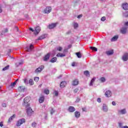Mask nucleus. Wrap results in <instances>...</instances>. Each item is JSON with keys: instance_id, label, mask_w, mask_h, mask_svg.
<instances>
[{"instance_id": "nucleus-1", "label": "nucleus", "mask_w": 128, "mask_h": 128, "mask_svg": "<svg viewBox=\"0 0 128 128\" xmlns=\"http://www.w3.org/2000/svg\"><path fill=\"white\" fill-rule=\"evenodd\" d=\"M30 97L27 96L25 98L24 100V102L22 104L23 106H25V108H28L30 106Z\"/></svg>"}, {"instance_id": "nucleus-2", "label": "nucleus", "mask_w": 128, "mask_h": 128, "mask_svg": "<svg viewBox=\"0 0 128 128\" xmlns=\"http://www.w3.org/2000/svg\"><path fill=\"white\" fill-rule=\"evenodd\" d=\"M26 122V119L24 118H22L20 119L16 124V126H20L22 124H24Z\"/></svg>"}, {"instance_id": "nucleus-3", "label": "nucleus", "mask_w": 128, "mask_h": 128, "mask_svg": "<svg viewBox=\"0 0 128 128\" xmlns=\"http://www.w3.org/2000/svg\"><path fill=\"white\" fill-rule=\"evenodd\" d=\"M44 68V65L40 66L34 70L35 74H40Z\"/></svg>"}, {"instance_id": "nucleus-4", "label": "nucleus", "mask_w": 128, "mask_h": 128, "mask_svg": "<svg viewBox=\"0 0 128 128\" xmlns=\"http://www.w3.org/2000/svg\"><path fill=\"white\" fill-rule=\"evenodd\" d=\"M50 58V53H48L44 56L43 58V60L44 62H48Z\"/></svg>"}, {"instance_id": "nucleus-5", "label": "nucleus", "mask_w": 128, "mask_h": 128, "mask_svg": "<svg viewBox=\"0 0 128 128\" xmlns=\"http://www.w3.org/2000/svg\"><path fill=\"white\" fill-rule=\"evenodd\" d=\"M34 48V45L31 44L30 46H27L25 48V50L26 52H32V49Z\"/></svg>"}, {"instance_id": "nucleus-6", "label": "nucleus", "mask_w": 128, "mask_h": 128, "mask_svg": "<svg viewBox=\"0 0 128 128\" xmlns=\"http://www.w3.org/2000/svg\"><path fill=\"white\" fill-rule=\"evenodd\" d=\"M112 91L110 90L106 91L105 92V96L106 98H110V96H112Z\"/></svg>"}, {"instance_id": "nucleus-7", "label": "nucleus", "mask_w": 128, "mask_h": 128, "mask_svg": "<svg viewBox=\"0 0 128 128\" xmlns=\"http://www.w3.org/2000/svg\"><path fill=\"white\" fill-rule=\"evenodd\" d=\"M50 12H52V7L50 6L46 7L44 10V12L45 14H50Z\"/></svg>"}, {"instance_id": "nucleus-8", "label": "nucleus", "mask_w": 128, "mask_h": 128, "mask_svg": "<svg viewBox=\"0 0 128 128\" xmlns=\"http://www.w3.org/2000/svg\"><path fill=\"white\" fill-rule=\"evenodd\" d=\"M127 30L128 28L126 27H123L120 29V32L121 34H126Z\"/></svg>"}, {"instance_id": "nucleus-9", "label": "nucleus", "mask_w": 128, "mask_h": 128, "mask_svg": "<svg viewBox=\"0 0 128 128\" xmlns=\"http://www.w3.org/2000/svg\"><path fill=\"white\" fill-rule=\"evenodd\" d=\"M122 60L124 62H126V60H128V53L124 54L123 55V56L122 57Z\"/></svg>"}, {"instance_id": "nucleus-10", "label": "nucleus", "mask_w": 128, "mask_h": 128, "mask_svg": "<svg viewBox=\"0 0 128 128\" xmlns=\"http://www.w3.org/2000/svg\"><path fill=\"white\" fill-rule=\"evenodd\" d=\"M34 34H38L40 32V27L37 26L35 28Z\"/></svg>"}, {"instance_id": "nucleus-11", "label": "nucleus", "mask_w": 128, "mask_h": 128, "mask_svg": "<svg viewBox=\"0 0 128 128\" xmlns=\"http://www.w3.org/2000/svg\"><path fill=\"white\" fill-rule=\"evenodd\" d=\"M26 112L28 116H31L32 112V108H26Z\"/></svg>"}, {"instance_id": "nucleus-12", "label": "nucleus", "mask_w": 128, "mask_h": 128, "mask_svg": "<svg viewBox=\"0 0 128 128\" xmlns=\"http://www.w3.org/2000/svg\"><path fill=\"white\" fill-rule=\"evenodd\" d=\"M68 110L70 112H74L76 110V108L72 106H70L68 109Z\"/></svg>"}, {"instance_id": "nucleus-13", "label": "nucleus", "mask_w": 128, "mask_h": 128, "mask_svg": "<svg viewBox=\"0 0 128 128\" xmlns=\"http://www.w3.org/2000/svg\"><path fill=\"white\" fill-rule=\"evenodd\" d=\"M56 24H58L57 23H52L49 25L48 28L50 29L54 28H56Z\"/></svg>"}, {"instance_id": "nucleus-14", "label": "nucleus", "mask_w": 128, "mask_h": 128, "mask_svg": "<svg viewBox=\"0 0 128 128\" xmlns=\"http://www.w3.org/2000/svg\"><path fill=\"white\" fill-rule=\"evenodd\" d=\"M102 110L104 112H108V106H106V104H103Z\"/></svg>"}, {"instance_id": "nucleus-15", "label": "nucleus", "mask_w": 128, "mask_h": 128, "mask_svg": "<svg viewBox=\"0 0 128 128\" xmlns=\"http://www.w3.org/2000/svg\"><path fill=\"white\" fill-rule=\"evenodd\" d=\"M122 6L124 10H128V4L124 3L122 4Z\"/></svg>"}, {"instance_id": "nucleus-16", "label": "nucleus", "mask_w": 128, "mask_h": 128, "mask_svg": "<svg viewBox=\"0 0 128 128\" xmlns=\"http://www.w3.org/2000/svg\"><path fill=\"white\" fill-rule=\"evenodd\" d=\"M66 85V82L65 81H63L61 82L60 84V88H64Z\"/></svg>"}, {"instance_id": "nucleus-17", "label": "nucleus", "mask_w": 128, "mask_h": 128, "mask_svg": "<svg viewBox=\"0 0 128 128\" xmlns=\"http://www.w3.org/2000/svg\"><path fill=\"white\" fill-rule=\"evenodd\" d=\"M119 114H126V109H122L118 111Z\"/></svg>"}, {"instance_id": "nucleus-18", "label": "nucleus", "mask_w": 128, "mask_h": 128, "mask_svg": "<svg viewBox=\"0 0 128 128\" xmlns=\"http://www.w3.org/2000/svg\"><path fill=\"white\" fill-rule=\"evenodd\" d=\"M118 36H115L112 38L111 42H116V40H118Z\"/></svg>"}, {"instance_id": "nucleus-19", "label": "nucleus", "mask_w": 128, "mask_h": 128, "mask_svg": "<svg viewBox=\"0 0 128 128\" xmlns=\"http://www.w3.org/2000/svg\"><path fill=\"white\" fill-rule=\"evenodd\" d=\"M106 54H107V56H112V54H114V50H108L106 52Z\"/></svg>"}, {"instance_id": "nucleus-20", "label": "nucleus", "mask_w": 128, "mask_h": 128, "mask_svg": "<svg viewBox=\"0 0 128 128\" xmlns=\"http://www.w3.org/2000/svg\"><path fill=\"white\" fill-rule=\"evenodd\" d=\"M72 86H78V80L76 79L74 80L72 83Z\"/></svg>"}, {"instance_id": "nucleus-21", "label": "nucleus", "mask_w": 128, "mask_h": 128, "mask_svg": "<svg viewBox=\"0 0 128 128\" xmlns=\"http://www.w3.org/2000/svg\"><path fill=\"white\" fill-rule=\"evenodd\" d=\"M58 58H56V57H54L50 60V62L54 64V62H56Z\"/></svg>"}, {"instance_id": "nucleus-22", "label": "nucleus", "mask_w": 128, "mask_h": 128, "mask_svg": "<svg viewBox=\"0 0 128 128\" xmlns=\"http://www.w3.org/2000/svg\"><path fill=\"white\" fill-rule=\"evenodd\" d=\"M14 118H16V115H14V114L12 116H10L8 118V123H10V122H12V120H14Z\"/></svg>"}, {"instance_id": "nucleus-23", "label": "nucleus", "mask_w": 128, "mask_h": 128, "mask_svg": "<svg viewBox=\"0 0 128 128\" xmlns=\"http://www.w3.org/2000/svg\"><path fill=\"white\" fill-rule=\"evenodd\" d=\"M56 56H58V58H62L64 56H66V54L62 53H58Z\"/></svg>"}, {"instance_id": "nucleus-24", "label": "nucleus", "mask_w": 128, "mask_h": 128, "mask_svg": "<svg viewBox=\"0 0 128 128\" xmlns=\"http://www.w3.org/2000/svg\"><path fill=\"white\" fill-rule=\"evenodd\" d=\"M43 102H44V96L40 97V98H39L40 104H42Z\"/></svg>"}, {"instance_id": "nucleus-25", "label": "nucleus", "mask_w": 128, "mask_h": 128, "mask_svg": "<svg viewBox=\"0 0 128 128\" xmlns=\"http://www.w3.org/2000/svg\"><path fill=\"white\" fill-rule=\"evenodd\" d=\"M75 114V116L76 118H80V112L76 111L74 113Z\"/></svg>"}, {"instance_id": "nucleus-26", "label": "nucleus", "mask_w": 128, "mask_h": 128, "mask_svg": "<svg viewBox=\"0 0 128 128\" xmlns=\"http://www.w3.org/2000/svg\"><path fill=\"white\" fill-rule=\"evenodd\" d=\"M94 80H96V78H94L92 79L90 82V86H92L94 85Z\"/></svg>"}, {"instance_id": "nucleus-27", "label": "nucleus", "mask_w": 128, "mask_h": 128, "mask_svg": "<svg viewBox=\"0 0 128 128\" xmlns=\"http://www.w3.org/2000/svg\"><path fill=\"white\" fill-rule=\"evenodd\" d=\"M46 34L41 36L38 38V40H44V38H46Z\"/></svg>"}, {"instance_id": "nucleus-28", "label": "nucleus", "mask_w": 128, "mask_h": 128, "mask_svg": "<svg viewBox=\"0 0 128 128\" xmlns=\"http://www.w3.org/2000/svg\"><path fill=\"white\" fill-rule=\"evenodd\" d=\"M24 64V60H21L20 62L18 64L16 63V66H20V65L22 64Z\"/></svg>"}, {"instance_id": "nucleus-29", "label": "nucleus", "mask_w": 128, "mask_h": 128, "mask_svg": "<svg viewBox=\"0 0 128 128\" xmlns=\"http://www.w3.org/2000/svg\"><path fill=\"white\" fill-rule=\"evenodd\" d=\"M18 79L16 80L13 83H12L10 84L11 86H14L16 84V82H18Z\"/></svg>"}, {"instance_id": "nucleus-30", "label": "nucleus", "mask_w": 128, "mask_h": 128, "mask_svg": "<svg viewBox=\"0 0 128 128\" xmlns=\"http://www.w3.org/2000/svg\"><path fill=\"white\" fill-rule=\"evenodd\" d=\"M44 92L46 94H50V90L48 88H46L44 90Z\"/></svg>"}, {"instance_id": "nucleus-31", "label": "nucleus", "mask_w": 128, "mask_h": 128, "mask_svg": "<svg viewBox=\"0 0 128 128\" xmlns=\"http://www.w3.org/2000/svg\"><path fill=\"white\" fill-rule=\"evenodd\" d=\"M28 82H29V84L30 86H34V84L32 79H30L29 80Z\"/></svg>"}, {"instance_id": "nucleus-32", "label": "nucleus", "mask_w": 128, "mask_h": 128, "mask_svg": "<svg viewBox=\"0 0 128 128\" xmlns=\"http://www.w3.org/2000/svg\"><path fill=\"white\" fill-rule=\"evenodd\" d=\"M76 54L78 58H82V54H80V52H76Z\"/></svg>"}, {"instance_id": "nucleus-33", "label": "nucleus", "mask_w": 128, "mask_h": 128, "mask_svg": "<svg viewBox=\"0 0 128 128\" xmlns=\"http://www.w3.org/2000/svg\"><path fill=\"white\" fill-rule=\"evenodd\" d=\"M90 50H94V52H98V48L94 46H90Z\"/></svg>"}, {"instance_id": "nucleus-34", "label": "nucleus", "mask_w": 128, "mask_h": 128, "mask_svg": "<svg viewBox=\"0 0 128 128\" xmlns=\"http://www.w3.org/2000/svg\"><path fill=\"white\" fill-rule=\"evenodd\" d=\"M84 74H85V76H90V72L88 70L84 71Z\"/></svg>"}, {"instance_id": "nucleus-35", "label": "nucleus", "mask_w": 128, "mask_h": 128, "mask_svg": "<svg viewBox=\"0 0 128 128\" xmlns=\"http://www.w3.org/2000/svg\"><path fill=\"white\" fill-rule=\"evenodd\" d=\"M8 68H10V66H5L4 68H2V70L4 71V70H8Z\"/></svg>"}, {"instance_id": "nucleus-36", "label": "nucleus", "mask_w": 128, "mask_h": 128, "mask_svg": "<svg viewBox=\"0 0 128 128\" xmlns=\"http://www.w3.org/2000/svg\"><path fill=\"white\" fill-rule=\"evenodd\" d=\"M74 28H76L78 27V23L74 22Z\"/></svg>"}, {"instance_id": "nucleus-37", "label": "nucleus", "mask_w": 128, "mask_h": 128, "mask_svg": "<svg viewBox=\"0 0 128 128\" xmlns=\"http://www.w3.org/2000/svg\"><path fill=\"white\" fill-rule=\"evenodd\" d=\"M100 80L102 82H106V78L104 77H102L100 78Z\"/></svg>"}, {"instance_id": "nucleus-38", "label": "nucleus", "mask_w": 128, "mask_h": 128, "mask_svg": "<svg viewBox=\"0 0 128 128\" xmlns=\"http://www.w3.org/2000/svg\"><path fill=\"white\" fill-rule=\"evenodd\" d=\"M124 16L126 18H128V11H126V12H124Z\"/></svg>"}, {"instance_id": "nucleus-39", "label": "nucleus", "mask_w": 128, "mask_h": 128, "mask_svg": "<svg viewBox=\"0 0 128 128\" xmlns=\"http://www.w3.org/2000/svg\"><path fill=\"white\" fill-rule=\"evenodd\" d=\"M34 82H38V80H40V78H38V77H35L34 78Z\"/></svg>"}, {"instance_id": "nucleus-40", "label": "nucleus", "mask_w": 128, "mask_h": 128, "mask_svg": "<svg viewBox=\"0 0 128 128\" xmlns=\"http://www.w3.org/2000/svg\"><path fill=\"white\" fill-rule=\"evenodd\" d=\"M4 32H8V28H6L4 30H2V34H4Z\"/></svg>"}, {"instance_id": "nucleus-41", "label": "nucleus", "mask_w": 128, "mask_h": 128, "mask_svg": "<svg viewBox=\"0 0 128 128\" xmlns=\"http://www.w3.org/2000/svg\"><path fill=\"white\" fill-rule=\"evenodd\" d=\"M24 84H28V79H26V78L24 79Z\"/></svg>"}, {"instance_id": "nucleus-42", "label": "nucleus", "mask_w": 128, "mask_h": 128, "mask_svg": "<svg viewBox=\"0 0 128 128\" xmlns=\"http://www.w3.org/2000/svg\"><path fill=\"white\" fill-rule=\"evenodd\" d=\"M59 52H62V48L59 46L58 48H57Z\"/></svg>"}, {"instance_id": "nucleus-43", "label": "nucleus", "mask_w": 128, "mask_h": 128, "mask_svg": "<svg viewBox=\"0 0 128 128\" xmlns=\"http://www.w3.org/2000/svg\"><path fill=\"white\" fill-rule=\"evenodd\" d=\"M54 94L56 96H58V91H54Z\"/></svg>"}, {"instance_id": "nucleus-44", "label": "nucleus", "mask_w": 128, "mask_h": 128, "mask_svg": "<svg viewBox=\"0 0 128 128\" xmlns=\"http://www.w3.org/2000/svg\"><path fill=\"white\" fill-rule=\"evenodd\" d=\"M36 126V122H34L32 123V126L33 128H34Z\"/></svg>"}, {"instance_id": "nucleus-45", "label": "nucleus", "mask_w": 128, "mask_h": 128, "mask_svg": "<svg viewBox=\"0 0 128 128\" xmlns=\"http://www.w3.org/2000/svg\"><path fill=\"white\" fill-rule=\"evenodd\" d=\"M101 20L102 22H104L106 20V17L104 16L101 18Z\"/></svg>"}, {"instance_id": "nucleus-46", "label": "nucleus", "mask_w": 128, "mask_h": 128, "mask_svg": "<svg viewBox=\"0 0 128 128\" xmlns=\"http://www.w3.org/2000/svg\"><path fill=\"white\" fill-rule=\"evenodd\" d=\"M2 108H6V103L2 104Z\"/></svg>"}, {"instance_id": "nucleus-47", "label": "nucleus", "mask_w": 128, "mask_h": 128, "mask_svg": "<svg viewBox=\"0 0 128 128\" xmlns=\"http://www.w3.org/2000/svg\"><path fill=\"white\" fill-rule=\"evenodd\" d=\"M118 124H119L120 128H122V127H123V126H122V123L120 122V123Z\"/></svg>"}, {"instance_id": "nucleus-48", "label": "nucleus", "mask_w": 128, "mask_h": 128, "mask_svg": "<svg viewBox=\"0 0 128 128\" xmlns=\"http://www.w3.org/2000/svg\"><path fill=\"white\" fill-rule=\"evenodd\" d=\"M97 102H102V99L100 98H98Z\"/></svg>"}, {"instance_id": "nucleus-49", "label": "nucleus", "mask_w": 128, "mask_h": 128, "mask_svg": "<svg viewBox=\"0 0 128 128\" xmlns=\"http://www.w3.org/2000/svg\"><path fill=\"white\" fill-rule=\"evenodd\" d=\"M54 112V108H52L51 111H50V114H52Z\"/></svg>"}, {"instance_id": "nucleus-50", "label": "nucleus", "mask_w": 128, "mask_h": 128, "mask_svg": "<svg viewBox=\"0 0 128 128\" xmlns=\"http://www.w3.org/2000/svg\"><path fill=\"white\" fill-rule=\"evenodd\" d=\"M78 92V88H75L74 90V92Z\"/></svg>"}, {"instance_id": "nucleus-51", "label": "nucleus", "mask_w": 128, "mask_h": 128, "mask_svg": "<svg viewBox=\"0 0 128 128\" xmlns=\"http://www.w3.org/2000/svg\"><path fill=\"white\" fill-rule=\"evenodd\" d=\"M29 30H31V32H35V30L32 29V28H30Z\"/></svg>"}, {"instance_id": "nucleus-52", "label": "nucleus", "mask_w": 128, "mask_h": 128, "mask_svg": "<svg viewBox=\"0 0 128 128\" xmlns=\"http://www.w3.org/2000/svg\"><path fill=\"white\" fill-rule=\"evenodd\" d=\"M82 112H86V108H82Z\"/></svg>"}, {"instance_id": "nucleus-53", "label": "nucleus", "mask_w": 128, "mask_h": 128, "mask_svg": "<svg viewBox=\"0 0 128 128\" xmlns=\"http://www.w3.org/2000/svg\"><path fill=\"white\" fill-rule=\"evenodd\" d=\"M0 126H1V128H2V126H4V124H2V122H0Z\"/></svg>"}, {"instance_id": "nucleus-54", "label": "nucleus", "mask_w": 128, "mask_h": 128, "mask_svg": "<svg viewBox=\"0 0 128 128\" xmlns=\"http://www.w3.org/2000/svg\"><path fill=\"white\" fill-rule=\"evenodd\" d=\"M82 14H80V15L78 16V18H82Z\"/></svg>"}, {"instance_id": "nucleus-55", "label": "nucleus", "mask_w": 128, "mask_h": 128, "mask_svg": "<svg viewBox=\"0 0 128 128\" xmlns=\"http://www.w3.org/2000/svg\"><path fill=\"white\" fill-rule=\"evenodd\" d=\"M72 66H76V63L74 62H73L72 64Z\"/></svg>"}, {"instance_id": "nucleus-56", "label": "nucleus", "mask_w": 128, "mask_h": 128, "mask_svg": "<svg viewBox=\"0 0 128 128\" xmlns=\"http://www.w3.org/2000/svg\"><path fill=\"white\" fill-rule=\"evenodd\" d=\"M112 106H116V102L113 101L112 102Z\"/></svg>"}, {"instance_id": "nucleus-57", "label": "nucleus", "mask_w": 128, "mask_h": 128, "mask_svg": "<svg viewBox=\"0 0 128 128\" xmlns=\"http://www.w3.org/2000/svg\"><path fill=\"white\" fill-rule=\"evenodd\" d=\"M124 25L126 26H128V22H126L124 23Z\"/></svg>"}, {"instance_id": "nucleus-58", "label": "nucleus", "mask_w": 128, "mask_h": 128, "mask_svg": "<svg viewBox=\"0 0 128 128\" xmlns=\"http://www.w3.org/2000/svg\"><path fill=\"white\" fill-rule=\"evenodd\" d=\"M0 12H2V8L0 6Z\"/></svg>"}, {"instance_id": "nucleus-59", "label": "nucleus", "mask_w": 128, "mask_h": 128, "mask_svg": "<svg viewBox=\"0 0 128 128\" xmlns=\"http://www.w3.org/2000/svg\"><path fill=\"white\" fill-rule=\"evenodd\" d=\"M122 128H128V126H126L122 127Z\"/></svg>"}, {"instance_id": "nucleus-60", "label": "nucleus", "mask_w": 128, "mask_h": 128, "mask_svg": "<svg viewBox=\"0 0 128 128\" xmlns=\"http://www.w3.org/2000/svg\"><path fill=\"white\" fill-rule=\"evenodd\" d=\"M16 30H17V32H18V28L16 27Z\"/></svg>"}, {"instance_id": "nucleus-61", "label": "nucleus", "mask_w": 128, "mask_h": 128, "mask_svg": "<svg viewBox=\"0 0 128 128\" xmlns=\"http://www.w3.org/2000/svg\"><path fill=\"white\" fill-rule=\"evenodd\" d=\"M18 90H22V86H20Z\"/></svg>"}, {"instance_id": "nucleus-62", "label": "nucleus", "mask_w": 128, "mask_h": 128, "mask_svg": "<svg viewBox=\"0 0 128 128\" xmlns=\"http://www.w3.org/2000/svg\"><path fill=\"white\" fill-rule=\"evenodd\" d=\"M70 31H69V32H67V34H70Z\"/></svg>"}, {"instance_id": "nucleus-63", "label": "nucleus", "mask_w": 128, "mask_h": 128, "mask_svg": "<svg viewBox=\"0 0 128 128\" xmlns=\"http://www.w3.org/2000/svg\"><path fill=\"white\" fill-rule=\"evenodd\" d=\"M71 46L70 45L69 46H68V48H71Z\"/></svg>"}, {"instance_id": "nucleus-64", "label": "nucleus", "mask_w": 128, "mask_h": 128, "mask_svg": "<svg viewBox=\"0 0 128 128\" xmlns=\"http://www.w3.org/2000/svg\"><path fill=\"white\" fill-rule=\"evenodd\" d=\"M0 88H2V87H1V86H0Z\"/></svg>"}]
</instances>
